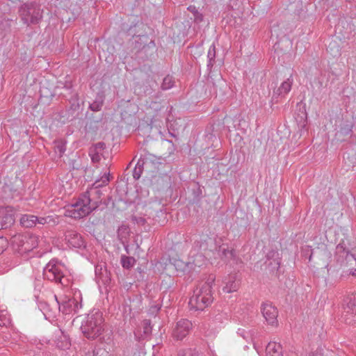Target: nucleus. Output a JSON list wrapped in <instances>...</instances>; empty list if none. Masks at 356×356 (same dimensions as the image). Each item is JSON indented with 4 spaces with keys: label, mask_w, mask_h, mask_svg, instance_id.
<instances>
[{
    "label": "nucleus",
    "mask_w": 356,
    "mask_h": 356,
    "mask_svg": "<svg viewBox=\"0 0 356 356\" xmlns=\"http://www.w3.org/2000/svg\"><path fill=\"white\" fill-rule=\"evenodd\" d=\"M108 181V175L104 174L100 179L92 184L90 190L81 194L72 204V216L75 218H81L97 209L102 203L103 193L100 188L106 186Z\"/></svg>",
    "instance_id": "f257e3e1"
},
{
    "label": "nucleus",
    "mask_w": 356,
    "mask_h": 356,
    "mask_svg": "<svg viewBox=\"0 0 356 356\" xmlns=\"http://www.w3.org/2000/svg\"><path fill=\"white\" fill-rule=\"evenodd\" d=\"M104 321L102 314L99 311L88 314L81 326L84 337L90 340L97 339L104 330Z\"/></svg>",
    "instance_id": "f03ea898"
},
{
    "label": "nucleus",
    "mask_w": 356,
    "mask_h": 356,
    "mask_svg": "<svg viewBox=\"0 0 356 356\" xmlns=\"http://www.w3.org/2000/svg\"><path fill=\"white\" fill-rule=\"evenodd\" d=\"M19 14L23 23L31 26L38 24L42 21L43 10L38 3L28 2L19 7Z\"/></svg>",
    "instance_id": "7ed1b4c3"
},
{
    "label": "nucleus",
    "mask_w": 356,
    "mask_h": 356,
    "mask_svg": "<svg viewBox=\"0 0 356 356\" xmlns=\"http://www.w3.org/2000/svg\"><path fill=\"white\" fill-rule=\"evenodd\" d=\"M334 262L336 267L340 268L352 267L356 262V248L349 250L343 242L339 243L335 249Z\"/></svg>",
    "instance_id": "20e7f679"
},
{
    "label": "nucleus",
    "mask_w": 356,
    "mask_h": 356,
    "mask_svg": "<svg viewBox=\"0 0 356 356\" xmlns=\"http://www.w3.org/2000/svg\"><path fill=\"white\" fill-rule=\"evenodd\" d=\"M145 25L141 22H138L134 26H131L128 30V33L132 35L134 41L132 42V51L136 54L138 51H141L143 46H147L149 42L153 41L147 34H143L140 31L143 30Z\"/></svg>",
    "instance_id": "39448f33"
},
{
    "label": "nucleus",
    "mask_w": 356,
    "mask_h": 356,
    "mask_svg": "<svg viewBox=\"0 0 356 356\" xmlns=\"http://www.w3.org/2000/svg\"><path fill=\"white\" fill-rule=\"evenodd\" d=\"M213 300L212 293L197 288L194 290L188 305L191 309L203 311L213 302Z\"/></svg>",
    "instance_id": "423d86ee"
},
{
    "label": "nucleus",
    "mask_w": 356,
    "mask_h": 356,
    "mask_svg": "<svg viewBox=\"0 0 356 356\" xmlns=\"http://www.w3.org/2000/svg\"><path fill=\"white\" fill-rule=\"evenodd\" d=\"M43 277L49 281L61 283L63 274L57 261L52 259L46 265L43 269Z\"/></svg>",
    "instance_id": "0eeeda50"
},
{
    "label": "nucleus",
    "mask_w": 356,
    "mask_h": 356,
    "mask_svg": "<svg viewBox=\"0 0 356 356\" xmlns=\"http://www.w3.org/2000/svg\"><path fill=\"white\" fill-rule=\"evenodd\" d=\"M19 222L24 227L31 228L37 225H44L45 224L54 222V220L53 218L49 216L46 217H38L31 214H24L22 215L19 219Z\"/></svg>",
    "instance_id": "6e6552de"
},
{
    "label": "nucleus",
    "mask_w": 356,
    "mask_h": 356,
    "mask_svg": "<svg viewBox=\"0 0 356 356\" xmlns=\"http://www.w3.org/2000/svg\"><path fill=\"white\" fill-rule=\"evenodd\" d=\"M342 317L346 324L356 325V293L348 298Z\"/></svg>",
    "instance_id": "1a4fd4ad"
},
{
    "label": "nucleus",
    "mask_w": 356,
    "mask_h": 356,
    "mask_svg": "<svg viewBox=\"0 0 356 356\" xmlns=\"http://www.w3.org/2000/svg\"><path fill=\"white\" fill-rule=\"evenodd\" d=\"M16 211L14 207H6L0 213V230L10 228L15 222Z\"/></svg>",
    "instance_id": "9d476101"
},
{
    "label": "nucleus",
    "mask_w": 356,
    "mask_h": 356,
    "mask_svg": "<svg viewBox=\"0 0 356 356\" xmlns=\"http://www.w3.org/2000/svg\"><path fill=\"white\" fill-rule=\"evenodd\" d=\"M64 236V240L70 248H81L86 247L83 237L75 230H66Z\"/></svg>",
    "instance_id": "9b49d317"
},
{
    "label": "nucleus",
    "mask_w": 356,
    "mask_h": 356,
    "mask_svg": "<svg viewBox=\"0 0 356 356\" xmlns=\"http://www.w3.org/2000/svg\"><path fill=\"white\" fill-rule=\"evenodd\" d=\"M261 312L266 322L271 325H277V309L271 302H266L262 304Z\"/></svg>",
    "instance_id": "f8f14e48"
},
{
    "label": "nucleus",
    "mask_w": 356,
    "mask_h": 356,
    "mask_svg": "<svg viewBox=\"0 0 356 356\" xmlns=\"http://www.w3.org/2000/svg\"><path fill=\"white\" fill-rule=\"evenodd\" d=\"M192 323L187 319L179 321L173 330L172 336L177 340H182L191 329Z\"/></svg>",
    "instance_id": "ddd939ff"
},
{
    "label": "nucleus",
    "mask_w": 356,
    "mask_h": 356,
    "mask_svg": "<svg viewBox=\"0 0 356 356\" xmlns=\"http://www.w3.org/2000/svg\"><path fill=\"white\" fill-rule=\"evenodd\" d=\"M95 277L98 283L101 282L104 285L108 284L111 282V273L108 271L106 264L101 263L95 266Z\"/></svg>",
    "instance_id": "4468645a"
},
{
    "label": "nucleus",
    "mask_w": 356,
    "mask_h": 356,
    "mask_svg": "<svg viewBox=\"0 0 356 356\" xmlns=\"http://www.w3.org/2000/svg\"><path fill=\"white\" fill-rule=\"evenodd\" d=\"M70 106L66 110L65 116L69 121L76 119L79 113L80 103L78 95L75 93L70 99Z\"/></svg>",
    "instance_id": "2eb2a0df"
},
{
    "label": "nucleus",
    "mask_w": 356,
    "mask_h": 356,
    "mask_svg": "<svg viewBox=\"0 0 356 356\" xmlns=\"http://www.w3.org/2000/svg\"><path fill=\"white\" fill-rule=\"evenodd\" d=\"M224 282L225 286H223L222 291L225 293L236 291L240 285V281L237 280L236 275H229L225 277Z\"/></svg>",
    "instance_id": "dca6fc26"
},
{
    "label": "nucleus",
    "mask_w": 356,
    "mask_h": 356,
    "mask_svg": "<svg viewBox=\"0 0 356 356\" xmlns=\"http://www.w3.org/2000/svg\"><path fill=\"white\" fill-rule=\"evenodd\" d=\"M156 44L154 41H152L147 46H143V49H141V51H138L136 54V56L143 60H148L152 58V56L156 52Z\"/></svg>",
    "instance_id": "f3484780"
},
{
    "label": "nucleus",
    "mask_w": 356,
    "mask_h": 356,
    "mask_svg": "<svg viewBox=\"0 0 356 356\" xmlns=\"http://www.w3.org/2000/svg\"><path fill=\"white\" fill-rule=\"evenodd\" d=\"M293 80L291 79V76L286 79L282 83L280 86L273 92V98L278 97H284L289 92L293 85Z\"/></svg>",
    "instance_id": "a211bd4d"
},
{
    "label": "nucleus",
    "mask_w": 356,
    "mask_h": 356,
    "mask_svg": "<svg viewBox=\"0 0 356 356\" xmlns=\"http://www.w3.org/2000/svg\"><path fill=\"white\" fill-rule=\"evenodd\" d=\"M59 305V310L64 314H70L74 313V298H65L64 300L60 302L57 300Z\"/></svg>",
    "instance_id": "6ab92c4d"
},
{
    "label": "nucleus",
    "mask_w": 356,
    "mask_h": 356,
    "mask_svg": "<svg viewBox=\"0 0 356 356\" xmlns=\"http://www.w3.org/2000/svg\"><path fill=\"white\" fill-rule=\"evenodd\" d=\"M102 116L103 115L99 117H95L93 115L90 117L85 126L86 131L96 133L102 124Z\"/></svg>",
    "instance_id": "aec40b11"
},
{
    "label": "nucleus",
    "mask_w": 356,
    "mask_h": 356,
    "mask_svg": "<svg viewBox=\"0 0 356 356\" xmlns=\"http://www.w3.org/2000/svg\"><path fill=\"white\" fill-rule=\"evenodd\" d=\"M27 234H15L11 238V245L15 252L21 254V249L24 247Z\"/></svg>",
    "instance_id": "412c9836"
},
{
    "label": "nucleus",
    "mask_w": 356,
    "mask_h": 356,
    "mask_svg": "<svg viewBox=\"0 0 356 356\" xmlns=\"http://www.w3.org/2000/svg\"><path fill=\"white\" fill-rule=\"evenodd\" d=\"M38 237L35 235H27L24 247L23 249H21V254H26L38 247Z\"/></svg>",
    "instance_id": "4be33fe9"
},
{
    "label": "nucleus",
    "mask_w": 356,
    "mask_h": 356,
    "mask_svg": "<svg viewBox=\"0 0 356 356\" xmlns=\"http://www.w3.org/2000/svg\"><path fill=\"white\" fill-rule=\"evenodd\" d=\"M266 356H283V348L280 343L271 341L266 348Z\"/></svg>",
    "instance_id": "5701e85b"
},
{
    "label": "nucleus",
    "mask_w": 356,
    "mask_h": 356,
    "mask_svg": "<svg viewBox=\"0 0 356 356\" xmlns=\"http://www.w3.org/2000/svg\"><path fill=\"white\" fill-rule=\"evenodd\" d=\"M298 112L296 113V120L302 127H305L307 120V113L305 105H298Z\"/></svg>",
    "instance_id": "b1692460"
},
{
    "label": "nucleus",
    "mask_w": 356,
    "mask_h": 356,
    "mask_svg": "<svg viewBox=\"0 0 356 356\" xmlns=\"http://www.w3.org/2000/svg\"><path fill=\"white\" fill-rule=\"evenodd\" d=\"M216 48L215 44H212L210 46L209 49L207 53L208 58V63H207V70L209 72L211 71V69L214 64L216 63Z\"/></svg>",
    "instance_id": "393cba45"
},
{
    "label": "nucleus",
    "mask_w": 356,
    "mask_h": 356,
    "mask_svg": "<svg viewBox=\"0 0 356 356\" xmlns=\"http://www.w3.org/2000/svg\"><path fill=\"white\" fill-rule=\"evenodd\" d=\"M327 51L333 57H337L341 54V48L337 41H330L327 46Z\"/></svg>",
    "instance_id": "a878e982"
},
{
    "label": "nucleus",
    "mask_w": 356,
    "mask_h": 356,
    "mask_svg": "<svg viewBox=\"0 0 356 356\" xmlns=\"http://www.w3.org/2000/svg\"><path fill=\"white\" fill-rule=\"evenodd\" d=\"M104 104V98L102 96L97 97L90 104L89 108L92 111L97 112L101 111Z\"/></svg>",
    "instance_id": "bb28decb"
},
{
    "label": "nucleus",
    "mask_w": 356,
    "mask_h": 356,
    "mask_svg": "<svg viewBox=\"0 0 356 356\" xmlns=\"http://www.w3.org/2000/svg\"><path fill=\"white\" fill-rule=\"evenodd\" d=\"M71 343L68 337L62 333L60 339H58L56 341V346L61 350H65L68 349Z\"/></svg>",
    "instance_id": "cd10ccee"
},
{
    "label": "nucleus",
    "mask_w": 356,
    "mask_h": 356,
    "mask_svg": "<svg viewBox=\"0 0 356 356\" xmlns=\"http://www.w3.org/2000/svg\"><path fill=\"white\" fill-rule=\"evenodd\" d=\"M188 10L193 13L194 17V22L197 24L202 22L204 19L203 15L200 13L194 6H190L188 7Z\"/></svg>",
    "instance_id": "c85d7f7f"
},
{
    "label": "nucleus",
    "mask_w": 356,
    "mask_h": 356,
    "mask_svg": "<svg viewBox=\"0 0 356 356\" xmlns=\"http://www.w3.org/2000/svg\"><path fill=\"white\" fill-rule=\"evenodd\" d=\"M135 263V259L132 257L122 255L121 257V264L124 268H131Z\"/></svg>",
    "instance_id": "c756f323"
},
{
    "label": "nucleus",
    "mask_w": 356,
    "mask_h": 356,
    "mask_svg": "<svg viewBox=\"0 0 356 356\" xmlns=\"http://www.w3.org/2000/svg\"><path fill=\"white\" fill-rule=\"evenodd\" d=\"M216 276L213 274L209 275L208 277L206 282L202 286L201 289L204 290V291H209L210 293H212L211 289L212 286L215 282Z\"/></svg>",
    "instance_id": "7c9ffc66"
},
{
    "label": "nucleus",
    "mask_w": 356,
    "mask_h": 356,
    "mask_svg": "<svg viewBox=\"0 0 356 356\" xmlns=\"http://www.w3.org/2000/svg\"><path fill=\"white\" fill-rule=\"evenodd\" d=\"M10 323V318L6 310H0V326H8Z\"/></svg>",
    "instance_id": "2f4dec72"
},
{
    "label": "nucleus",
    "mask_w": 356,
    "mask_h": 356,
    "mask_svg": "<svg viewBox=\"0 0 356 356\" xmlns=\"http://www.w3.org/2000/svg\"><path fill=\"white\" fill-rule=\"evenodd\" d=\"M174 86V80L172 76L170 75L166 76L162 82L161 89L163 90H166L170 89Z\"/></svg>",
    "instance_id": "473e14b6"
},
{
    "label": "nucleus",
    "mask_w": 356,
    "mask_h": 356,
    "mask_svg": "<svg viewBox=\"0 0 356 356\" xmlns=\"http://www.w3.org/2000/svg\"><path fill=\"white\" fill-rule=\"evenodd\" d=\"M177 356H198L196 349L185 348L179 350Z\"/></svg>",
    "instance_id": "72a5a7b5"
},
{
    "label": "nucleus",
    "mask_w": 356,
    "mask_h": 356,
    "mask_svg": "<svg viewBox=\"0 0 356 356\" xmlns=\"http://www.w3.org/2000/svg\"><path fill=\"white\" fill-rule=\"evenodd\" d=\"M266 264H267L269 270L271 272H275V270H278L280 266V259L276 260H270L266 261Z\"/></svg>",
    "instance_id": "f704fd0d"
},
{
    "label": "nucleus",
    "mask_w": 356,
    "mask_h": 356,
    "mask_svg": "<svg viewBox=\"0 0 356 356\" xmlns=\"http://www.w3.org/2000/svg\"><path fill=\"white\" fill-rule=\"evenodd\" d=\"M219 252L221 253V255L224 256L227 259H232L234 257V250H229L223 246H220L219 248Z\"/></svg>",
    "instance_id": "c9c22d12"
},
{
    "label": "nucleus",
    "mask_w": 356,
    "mask_h": 356,
    "mask_svg": "<svg viewBox=\"0 0 356 356\" xmlns=\"http://www.w3.org/2000/svg\"><path fill=\"white\" fill-rule=\"evenodd\" d=\"M92 356H111V355L104 348H95L92 352Z\"/></svg>",
    "instance_id": "e433bc0d"
},
{
    "label": "nucleus",
    "mask_w": 356,
    "mask_h": 356,
    "mask_svg": "<svg viewBox=\"0 0 356 356\" xmlns=\"http://www.w3.org/2000/svg\"><path fill=\"white\" fill-rule=\"evenodd\" d=\"M143 333L145 335H148L152 332L151 321L149 319H145L143 323Z\"/></svg>",
    "instance_id": "4c0bfd02"
},
{
    "label": "nucleus",
    "mask_w": 356,
    "mask_h": 356,
    "mask_svg": "<svg viewBox=\"0 0 356 356\" xmlns=\"http://www.w3.org/2000/svg\"><path fill=\"white\" fill-rule=\"evenodd\" d=\"M65 143L63 141H57L55 145V151L57 153H59L61 156L62 154L65 152Z\"/></svg>",
    "instance_id": "58836bf2"
},
{
    "label": "nucleus",
    "mask_w": 356,
    "mask_h": 356,
    "mask_svg": "<svg viewBox=\"0 0 356 356\" xmlns=\"http://www.w3.org/2000/svg\"><path fill=\"white\" fill-rule=\"evenodd\" d=\"M280 259L279 252L276 250H270L266 254V261Z\"/></svg>",
    "instance_id": "ea45409f"
},
{
    "label": "nucleus",
    "mask_w": 356,
    "mask_h": 356,
    "mask_svg": "<svg viewBox=\"0 0 356 356\" xmlns=\"http://www.w3.org/2000/svg\"><path fill=\"white\" fill-rule=\"evenodd\" d=\"M89 154L91 157V160L93 163H98L101 159V152H98L96 151H92V149H90Z\"/></svg>",
    "instance_id": "a19ab883"
},
{
    "label": "nucleus",
    "mask_w": 356,
    "mask_h": 356,
    "mask_svg": "<svg viewBox=\"0 0 356 356\" xmlns=\"http://www.w3.org/2000/svg\"><path fill=\"white\" fill-rule=\"evenodd\" d=\"M8 247V241L6 237H0V254H1Z\"/></svg>",
    "instance_id": "79ce46f5"
},
{
    "label": "nucleus",
    "mask_w": 356,
    "mask_h": 356,
    "mask_svg": "<svg viewBox=\"0 0 356 356\" xmlns=\"http://www.w3.org/2000/svg\"><path fill=\"white\" fill-rule=\"evenodd\" d=\"M106 144L104 142H98L93 145V146L90 148L92 151H96L98 152H101L105 149Z\"/></svg>",
    "instance_id": "37998d69"
},
{
    "label": "nucleus",
    "mask_w": 356,
    "mask_h": 356,
    "mask_svg": "<svg viewBox=\"0 0 356 356\" xmlns=\"http://www.w3.org/2000/svg\"><path fill=\"white\" fill-rule=\"evenodd\" d=\"M353 125L346 124L341 128V133L345 136L349 135L352 133Z\"/></svg>",
    "instance_id": "c03bdc74"
},
{
    "label": "nucleus",
    "mask_w": 356,
    "mask_h": 356,
    "mask_svg": "<svg viewBox=\"0 0 356 356\" xmlns=\"http://www.w3.org/2000/svg\"><path fill=\"white\" fill-rule=\"evenodd\" d=\"M143 172L142 168H140L139 167H135L133 170V177L134 179L138 180L140 179L141 174Z\"/></svg>",
    "instance_id": "a18cd8bd"
},
{
    "label": "nucleus",
    "mask_w": 356,
    "mask_h": 356,
    "mask_svg": "<svg viewBox=\"0 0 356 356\" xmlns=\"http://www.w3.org/2000/svg\"><path fill=\"white\" fill-rule=\"evenodd\" d=\"M148 159H149L148 156H145L144 158H143V159L140 158L138 161L136 167H139L140 168H142V170H143L144 164L147 162V161Z\"/></svg>",
    "instance_id": "49530a36"
},
{
    "label": "nucleus",
    "mask_w": 356,
    "mask_h": 356,
    "mask_svg": "<svg viewBox=\"0 0 356 356\" xmlns=\"http://www.w3.org/2000/svg\"><path fill=\"white\" fill-rule=\"evenodd\" d=\"M82 307L81 302H79L75 298H74V314L78 313L79 310Z\"/></svg>",
    "instance_id": "de8ad7c7"
},
{
    "label": "nucleus",
    "mask_w": 356,
    "mask_h": 356,
    "mask_svg": "<svg viewBox=\"0 0 356 356\" xmlns=\"http://www.w3.org/2000/svg\"><path fill=\"white\" fill-rule=\"evenodd\" d=\"M112 200V197L111 196H108L107 199H105V200H102V204H104V207L102 208H101V210H103L104 209H105L106 207H108V205L109 204V202Z\"/></svg>",
    "instance_id": "09e8293b"
},
{
    "label": "nucleus",
    "mask_w": 356,
    "mask_h": 356,
    "mask_svg": "<svg viewBox=\"0 0 356 356\" xmlns=\"http://www.w3.org/2000/svg\"><path fill=\"white\" fill-rule=\"evenodd\" d=\"M20 195H21V192L19 191L18 190L15 189L13 191V195L12 197H13L15 196H20Z\"/></svg>",
    "instance_id": "8fccbe9b"
},
{
    "label": "nucleus",
    "mask_w": 356,
    "mask_h": 356,
    "mask_svg": "<svg viewBox=\"0 0 356 356\" xmlns=\"http://www.w3.org/2000/svg\"><path fill=\"white\" fill-rule=\"evenodd\" d=\"M145 222L146 220L143 218H139L138 220H137V222L141 225H144Z\"/></svg>",
    "instance_id": "3c124183"
},
{
    "label": "nucleus",
    "mask_w": 356,
    "mask_h": 356,
    "mask_svg": "<svg viewBox=\"0 0 356 356\" xmlns=\"http://www.w3.org/2000/svg\"><path fill=\"white\" fill-rule=\"evenodd\" d=\"M350 274L352 275H356V269L353 270L352 267H349Z\"/></svg>",
    "instance_id": "603ef678"
},
{
    "label": "nucleus",
    "mask_w": 356,
    "mask_h": 356,
    "mask_svg": "<svg viewBox=\"0 0 356 356\" xmlns=\"http://www.w3.org/2000/svg\"><path fill=\"white\" fill-rule=\"evenodd\" d=\"M308 356H320L318 353H311Z\"/></svg>",
    "instance_id": "864d4df0"
},
{
    "label": "nucleus",
    "mask_w": 356,
    "mask_h": 356,
    "mask_svg": "<svg viewBox=\"0 0 356 356\" xmlns=\"http://www.w3.org/2000/svg\"><path fill=\"white\" fill-rule=\"evenodd\" d=\"M153 309H154V310H156V311H159V310L160 309V307H158V306H154V307H153Z\"/></svg>",
    "instance_id": "5fc2aeb1"
},
{
    "label": "nucleus",
    "mask_w": 356,
    "mask_h": 356,
    "mask_svg": "<svg viewBox=\"0 0 356 356\" xmlns=\"http://www.w3.org/2000/svg\"><path fill=\"white\" fill-rule=\"evenodd\" d=\"M189 265H192V264L188 263V264H186V266L188 267Z\"/></svg>",
    "instance_id": "6e6d98bb"
},
{
    "label": "nucleus",
    "mask_w": 356,
    "mask_h": 356,
    "mask_svg": "<svg viewBox=\"0 0 356 356\" xmlns=\"http://www.w3.org/2000/svg\"><path fill=\"white\" fill-rule=\"evenodd\" d=\"M311 258H312V254H310L309 258V261L311 260Z\"/></svg>",
    "instance_id": "4d7b16f0"
},
{
    "label": "nucleus",
    "mask_w": 356,
    "mask_h": 356,
    "mask_svg": "<svg viewBox=\"0 0 356 356\" xmlns=\"http://www.w3.org/2000/svg\"><path fill=\"white\" fill-rule=\"evenodd\" d=\"M319 83H320V86H322V85H323L322 82H319Z\"/></svg>",
    "instance_id": "13d9d810"
}]
</instances>
